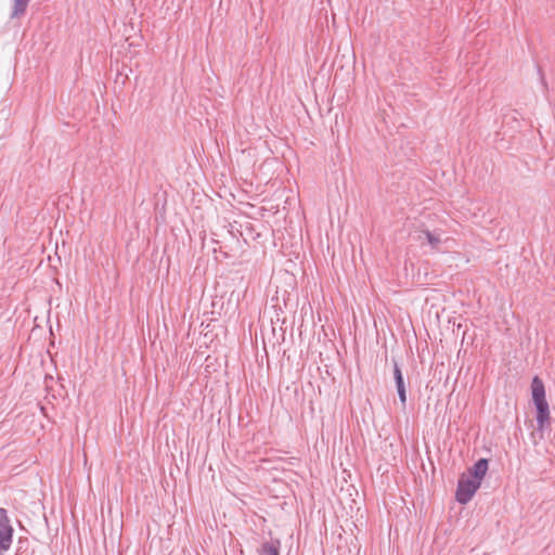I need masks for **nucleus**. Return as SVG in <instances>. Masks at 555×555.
Instances as JSON below:
<instances>
[{
	"mask_svg": "<svg viewBox=\"0 0 555 555\" xmlns=\"http://www.w3.org/2000/svg\"><path fill=\"white\" fill-rule=\"evenodd\" d=\"M531 399L535 406V421L539 430L551 428L550 406L545 396L543 380L535 375L531 380Z\"/></svg>",
	"mask_w": 555,
	"mask_h": 555,
	"instance_id": "obj_1",
	"label": "nucleus"
},
{
	"mask_svg": "<svg viewBox=\"0 0 555 555\" xmlns=\"http://www.w3.org/2000/svg\"><path fill=\"white\" fill-rule=\"evenodd\" d=\"M481 483L478 480H475L466 475V473H463L459 480H457V487L455 491V500L460 504H467L477 490L480 488Z\"/></svg>",
	"mask_w": 555,
	"mask_h": 555,
	"instance_id": "obj_2",
	"label": "nucleus"
},
{
	"mask_svg": "<svg viewBox=\"0 0 555 555\" xmlns=\"http://www.w3.org/2000/svg\"><path fill=\"white\" fill-rule=\"evenodd\" d=\"M14 529L11 525L8 511L0 507V553L10 550L13 539Z\"/></svg>",
	"mask_w": 555,
	"mask_h": 555,
	"instance_id": "obj_3",
	"label": "nucleus"
},
{
	"mask_svg": "<svg viewBox=\"0 0 555 555\" xmlns=\"http://www.w3.org/2000/svg\"><path fill=\"white\" fill-rule=\"evenodd\" d=\"M392 363H393V379H395L399 401L404 410L405 405H406V388H405L403 373H402V371L399 366V363L396 359H392Z\"/></svg>",
	"mask_w": 555,
	"mask_h": 555,
	"instance_id": "obj_4",
	"label": "nucleus"
},
{
	"mask_svg": "<svg viewBox=\"0 0 555 555\" xmlns=\"http://www.w3.org/2000/svg\"><path fill=\"white\" fill-rule=\"evenodd\" d=\"M489 468V460L481 457L475 462V464L467 469L466 475L475 480L482 482Z\"/></svg>",
	"mask_w": 555,
	"mask_h": 555,
	"instance_id": "obj_5",
	"label": "nucleus"
},
{
	"mask_svg": "<svg viewBox=\"0 0 555 555\" xmlns=\"http://www.w3.org/2000/svg\"><path fill=\"white\" fill-rule=\"evenodd\" d=\"M36 543L37 541L35 539L20 537L14 555H33L35 553L34 544Z\"/></svg>",
	"mask_w": 555,
	"mask_h": 555,
	"instance_id": "obj_6",
	"label": "nucleus"
},
{
	"mask_svg": "<svg viewBox=\"0 0 555 555\" xmlns=\"http://www.w3.org/2000/svg\"><path fill=\"white\" fill-rule=\"evenodd\" d=\"M257 552L258 555H279L280 541L273 539L266 541L261 543V545L257 548Z\"/></svg>",
	"mask_w": 555,
	"mask_h": 555,
	"instance_id": "obj_7",
	"label": "nucleus"
},
{
	"mask_svg": "<svg viewBox=\"0 0 555 555\" xmlns=\"http://www.w3.org/2000/svg\"><path fill=\"white\" fill-rule=\"evenodd\" d=\"M29 1L30 0H12L13 5H12L10 18L11 20L20 18L23 15H25L28 4H29Z\"/></svg>",
	"mask_w": 555,
	"mask_h": 555,
	"instance_id": "obj_8",
	"label": "nucleus"
},
{
	"mask_svg": "<svg viewBox=\"0 0 555 555\" xmlns=\"http://www.w3.org/2000/svg\"><path fill=\"white\" fill-rule=\"evenodd\" d=\"M422 238H425L427 241V243L433 248H438L439 244L441 243L440 237L438 235H435L433 232H430L427 229L421 231V234L418 235V240H422Z\"/></svg>",
	"mask_w": 555,
	"mask_h": 555,
	"instance_id": "obj_9",
	"label": "nucleus"
},
{
	"mask_svg": "<svg viewBox=\"0 0 555 555\" xmlns=\"http://www.w3.org/2000/svg\"><path fill=\"white\" fill-rule=\"evenodd\" d=\"M234 231L240 232V234L242 235V232H241L238 229H236L235 224L230 223L229 232H230L233 236H235Z\"/></svg>",
	"mask_w": 555,
	"mask_h": 555,
	"instance_id": "obj_10",
	"label": "nucleus"
},
{
	"mask_svg": "<svg viewBox=\"0 0 555 555\" xmlns=\"http://www.w3.org/2000/svg\"><path fill=\"white\" fill-rule=\"evenodd\" d=\"M539 74H540V77H541V81H542V83L546 87V81H545V78H544V76H543L542 70H541V68H540V67H539Z\"/></svg>",
	"mask_w": 555,
	"mask_h": 555,
	"instance_id": "obj_11",
	"label": "nucleus"
},
{
	"mask_svg": "<svg viewBox=\"0 0 555 555\" xmlns=\"http://www.w3.org/2000/svg\"><path fill=\"white\" fill-rule=\"evenodd\" d=\"M245 229H246L247 231H251V230H253V224H251V223H249V222H247V223H246V225H245Z\"/></svg>",
	"mask_w": 555,
	"mask_h": 555,
	"instance_id": "obj_12",
	"label": "nucleus"
}]
</instances>
